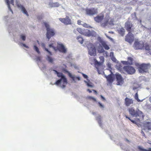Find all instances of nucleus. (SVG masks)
I'll list each match as a JSON object with an SVG mask.
<instances>
[{
	"mask_svg": "<svg viewBox=\"0 0 151 151\" xmlns=\"http://www.w3.org/2000/svg\"><path fill=\"white\" fill-rule=\"evenodd\" d=\"M53 71L55 72L58 77L61 78L60 79L58 80L55 82V84L58 85L62 83V84L61 86V87L62 88H64L65 87L66 85L68 83L66 78L62 73L58 72L55 70H53Z\"/></svg>",
	"mask_w": 151,
	"mask_h": 151,
	"instance_id": "nucleus-1",
	"label": "nucleus"
},
{
	"mask_svg": "<svg viewBox=\"0 0 151 151\" xmlns=\"http://www.w3.org/2000/svg\"><path fill=\"white\" fill-rule=\"evenodd\" d=\"M128 110L129 114L133 116L139 117L140 118H144V116L142 112L139 109L135 110L133 108H129Z\"/></svg>",
	"mask_w": 151,
	"mask_h": 151,
	"instance_id": "nucleus-2",
	"label": "nucleus"
},
{
	"mask_svg": "<svg viewBox=\"0 0 151 151\" xmlns=\"http://www.w3.org/2000/svg\"><path fill=\"white\" fill-rule=\"evenodd\" d=\"M136 65L138 68L139 72L142 73L147 72L148 71V69L151 67L150 64L149 63H142V64L137 63Z\"/></svg>",
	"mask_w": 151,
	"mask_h": 151,
	"instance_id": "nucleus-3",
	"label": "nucleus"
},
{
	"mask_svg": "<svg viewBox=\"0 0 151 151\" xmlns=\"http://www.w3.org/2000/svg\"><path fill=\"white\" fill-rule=\"evenodd\" d=\"M44 24L46 29V37L49 40L55 35V32L54 29L50 27L49 25L47 23L44 22Z\"/></svg>",
	"mask_w": 151,
	"mask_h": 151,
	"instance_id": "nucleus-4",
	"label": "nucleus"
},
{
	"mask_svg": "<svg viewBox=\"0 0 151 151\" xmlns=\"http://www.w3.org/2000/svg\"><path fill=\"white\" fill-rule=\"evenodd\" d=\"M54 43H53L49 45V47H52L55 51L58 50L60 52L63 53H65L66 52V49L64 45L61 43H58L57 47H55L54 45Z\"/></svg>",
	"mask_w": 151,
	"mask_h": 151,
	"instance_id": "nucleus-5",
	"label": "nucleus"
},
{
	"mask_svg": "<svg viewBox=\"0 0 151 151\" xmlns=\"http://www.w3.org/2000/svg\"><path fill=\"white\" fill-rule=\"evenodd\" d=\"M85 12L86 14L90 16H93L98 13L97 9L95 8H86Z\"/></svg>",
	"mask_w": 151,
	"mask_h": 151,
	"instance_id": "nucleus-6",
	"label": "nucleus"
},
{
	"mask_svg": "<svg viewBox=\"0 0 151 151\" xmlns=\"http://www.w3.org/2000/svg\"><path fill=\"white\" fill-rule=\"evenodd\" d=\"M87 47L88 49V53L91 56H94L96 55V50L93 45L90 43L88 45Z\"/></svg>",
	"mask_w": 151,
	"mask_h": 151,
	"instance_id": "nucleus-7",
	"label": "nucleus"
},
{
	"mask_svg": "<svg viewBox=\"0 0 151 151\" xmlns=\"http://www.w3.org/2000/svg\"><path fill=\"white\" fill-rule=\"evenodd\" d=\"M133 24L129 20L127 21L124 24V27L128 32H133L134 31V29L132 28Z\"/></svg>",
	"mask_w": 151,
	"mask_h": 151,
	"instance_id": "nucleus-8",
	"label": "nucleus"
},
{
	"mask_svg": "<svg viewBox=\"0 0 151 151\" xmlns=\"http://www.w3.org/2000/svg\"><path fill=\"white\" fill-rule=\"evenodd\" d=\"M77 30L80 33L83 35L87 36H90L91 35V32L88 29L78 28L77 29Z\"/></svg>",
	"mask_w": 151,
	"mask_h": 151,
	"instance_id": "nucleus-9",
	"label": "nucleus"
},
{
	"mask_svg": "<svg viewBox=\"0 0 151 151\" xmlns=\"http://www.w3.org/2000/svg\"><path fill=\"white\" fill-rule=\"evenodd\" d=\"M144 46V43L142 41H135L134 44V47L136 50L142 49Z\"/></svg>",
	"mask_w": 151,
	"mask_h": 151,
	"instance_id": "nucleus-10",
	"label": "nucleus"
},
{
	"mask_svg": "<svg viewBox=\"0 0 151 151\" xmlns=\"http://www.w3.org/2000/svg\"><path fill=\"white\" fill-rule=\"evenodd\" d=\"M134 40V35L132 33V32H128V33L125 36V40L129 43H131L133 42Z\"/></svg>",
	"mask_w": 151,
	"mask_h": 151,
	"instance_id": "nucleus-11",
	"label": "nucleus"
},
{
	"mask_svg": "<svg viewBox=\"0 0 151 151\" xmlns=\"http://www.w3.org/2000/svg\"><path fill=\"white\" fill-rule=\"evenodd\" d=\"M59 19L62 23L66 25L72 24L71 20L68 16H66L64 18H59Z\"/></svg>",
	"mask_w": 151,
	"mask_h": 151,
	"instance_id": "nucleus-12",
	"label": "nucleus"
},
{
	"mask_svg": "<svg viewBox=\"0 0 151 151\" xmlns=\"http://www.w3.org/2000/svg\"><path fill=\"white\" fill-rule=\"evenodd\" d=\"M123 69L129 74H132L135 72V69L130 66H125L123 67Z\"/></svg>",
	"mask_w": 151,
	"mask_h": 151,
	"instance_id": "nucleus-13",
	"label": "nucleus"
},
{
	"mask_svg": "<svg viewBox=\"0 0 151 151\" xmlns=\"http://www.w3.org/2000/svg\"><path fill=\"white\" fill-rule=\"evenodd\" d=\"M99 58L101 61L102 62V63L98 62L97 60L95 62V66L96 68L97 71L99 73L100 68L102 67V63L104 61V58L103 56H100L99 57Z\"/></svg>",
	"mask_w": 151,
	"mask_h": 151,
	"instance_id": "nucleus-14",
	"label": "nucleus"
},
{
	"mask_svg": "<svg viewBox=\"0 0 151 151\" xmlns=\"http://www.w3.org/2000/svg\"><path fill=\"white\" fill-rule=\"evenodd\" d=\"M104 15L102 13L100 14L99 15H97L96 17H94V20L96 22H101L102 20L104 19Z\"/></svg>",
	"mask_w": 151,
	"mask_h": 151,
	"instance_id": "nucleus-15",
	"label": "nucleus"
},
{
	"mask_svg": "<svg viewBox=\"0 0 151 151\" xmlns=\"http://www.w3.org/2000/svg\"><path fill=\"white\" fill-rule=\"evenodd\" d=\"M117 85H120L122 84L124 82L123 79L121 75L119 73H116L115 74Z\"/></svg>",
	"mask_w": 151,
	"mask_h": 151,
	"instance_id": "nucleus-16",
	"label": "nucleus"
},
{
	"mask_svg": "<svg viewBox=\"0 0 151 151\" xmlns=\"http://www.w3.org/2000/svg\"><path fill=\"white\" fill-rule=\"evenodd\" d=\"M124 104L126 106H129L133 104V101L132 99L126 97L125 99Z\"/></svg>",
	"mask_w": 151,
	"mask_h": 151,
	"instance_id": "nucleus-17",
	"label": "nucleus"
},
{
	"mask_svg": "<svg viewBox=\"0 0 151 151\" xmlns=\"http://www.w3.org/2000/svg\"><path fill=\"white\" fill-rule=\"evenodd\" d=\"M65 72L68 73V76L70 77L71 78L73 81L76 82V80H80V78L79 77H75L74 75H73L71 74L68 71L66 70Z\"/></svg>",
	"mask_w": 151,
	"mask_h": 151,
	"instance_id": "nucleus-18",
	"label": "nucleus"
},
{
	"mask_svg": "<svg viewBox=\"0 0 151 151\" xmlns=\"http://www.w3.org/2000/svg\"><path fill=\"white\" fill-rule=\"evenodd\" d=\"M17 6L19 8L21 9L22 11L23 12V13H24L27 16H29L28 13L22 5L21 4H18L17 5Z\"/></svg>",
	"mask_w": 151,
	"mask_h": 151,
	"instance_id": "nucleus-19",
	"label": "nucleus"
},
{
	"mask_svg": "<svg viewBox=\"0 0 151 151\" xmlns=\"http://www.w3.org/2000/svg\"><path fill=\"white\" fill-rule=\"evenodd\" d=\"M144 126L145 128L149 130H151V122H146L144 124Z\"/></svg>",
	"mask_w": 151,
	"mask_h": 151,
	"instance_id": "nucleus-20",
	"label": "nucleus"
},
{
	"mask_svg": "<svg viewBox=\"0 0 151 151\" xmlns=\"http://www.w3.org/2000/svg\"><path fill=\"white\" fill-rule=\"evenodd\" d=\"M117 31L118 33L122 36H124L125 34V29L123 27H122L117 29Z\"/></svg>",
	"mask_w": 151,
	"mask_h": 151,
	"instance_id": "nucleus-21",
	"label": "nucleus"
},
{
	"mask_svg": "<svg viewBox=\"0 0 151 151\" xmlns=\"http://www.w3.org/2000/svg\"><path fill=\"white\" fill-rule=\"evenodd\" d=\"M107 81L109 83H112L114 81V78L111 75H109L108 76H106Z\"/></svg>",
	"mask_w": 151,
	"mask_h": 151,
	"instance_id": "nucleus-22",
	"label": "nucleus"
},
{
	"mask_svg": "<svg viewBox=\"0 0 151 151\" xmlns=\"http://www.w3.org/2000/svg\"><path fill=\"white\" fill-rule=\"evenodd\" d=\"M50 6L52 7H58L60 6V4L57 2L52 3L49 4Z\"/></svg>",
	"mask_w": 151,
	"mask_h": 151,
	"instance_id": "nucleus-23",
	"label": "nucleus"
},
{
	"mask_svg": "<svg viewBox=\"0 0 151 151\" xmlns=\"http://www.w3.org/2000/svg\"><path fill=\"white\" fill-rule=\"evenodd\" d=\"M109 21V19H106L104 22L101 24V25L102 27H104L107 25Z\"/></svg>",
	"mask_w": 151,
	"mask_h": 151,
	"instance_id": "nucleus-24",
	"label": "nucleus"
},
{
	"mask_svg": "<svg viewBox=\"0 0 151 151\" xmlns=\"http://www.w3.org/2000/svg\"><path fill=\"white\" fill-rule=\"evenodd\" d=\"M77 39L79 42H80L81 44H83L84 40L82 37H81L80 36H78L77 37Z\"/></svg>",
	"mask_w": 151,
	"mask_h": 151,
	"instance_id": "nucleus-25",
	"label": "nucleus"
},
{
	"mask_svg": "<svg viewBox=\"0 0 151 151\" xmlns=\"http://www.w3.org/2000/svg\"><path fill=\"white\" fill-rule=\"evenodd\" d=\"M133 59L131 57H128L127 58V61L129 64L131 65L132 64Z\"/></svg>",
	"mask_w": 151,
	"mask_h": 151,
	"instance_id": "nucleus-26",
	"label": "nucleus"
},
{
	"mask_svg": "<svg viewBox=\"0 0 151 151\" xmlns=\"http://www.w3.org/2000/svg\"><path fill=\"white\" fill-rule=\"evenodd\" d=\"M96 120L97 121L98 123L101 126L102 125V123L101 122V116H99L96 118Z\"/></svg>",
	"mask_w": 151,
	"mask_h": 151,
	"instance_id": "nucleus-27",
	"label": "nucleus"
},
{
	"mask_svg": "<svg viewBox=\"0 0 151 151\" xmlns=\"http://www.w3.org/2000/svg\"><path fill=\"white\" fill-rule=\"evenodd\" d=\"M102 45L103 47L106 50H108L109 49V46L105 43H103Z\"/></svg>",
	"mask_w": 151,
	"mask_h": 151,
	"instance_id": "nucleus-28",
	"label": "nucleus"
},
{
	"mask_svg": "<svg viewBox=\"0 0 151 151\" xmlns=\"http://www.w3.org/2000/svg\"><path fill=\"white\" fill-rule=\"evenodd\" d=\"M145 49L146 50H150V46L148 44L146 43L144 45V46Z\"/></svg>",
	"mask_w": 151,
	"mask_h": 151,
	"instance_id": "nucleus-29",
	"label": "nucleus"
},
{
	"mask_svg": "<svg viewBox=\"0 0 151 151\" xmlns=\"http://www.w3.org/2000/svg\"><path fill=\"white\" fill-rule=\"evenodd\" d=\"M34 50L38 53L40 54V53L38 47L36 45L34 46Z\"/></svg>",
	"mask_w": 151,
	"mask_h": 151,
	"instance_id": "nucleus-30",
	"label": "nucleus"
},
{
	"mask_svg": "<svg viewBox=\"0 0 151 151\" xmlns=\"http://www.w3.org/2000/svg\"><path fill=\"white\" fill-rule=\"evenodd\" d=\"M134 98L135 99L137 100V101L138 102H140V100L138 98V94L137 93H136L135 95Z\"/></svg>",
	"mask_w": 151,
	"mask_h": 151,
	"instance_id": "nucleus-31",
	"label": "nucleus"
},
{
	"mask_svg": "<svg viewBox=\"0 0 151 151\" xmlns=\"http://www.w3.org/2000/svg\"><path fill=\"white\" fill-rule=\"evenodd\" d=\"M20 38L23 41H25L26 40V36L23 34H21L20 35Z\"/></svg>",
	"mask_w": 151,
	"mask_h": 151,
	"instance_id": "nucleus-32",
	"label": "nucleus"
},
{
	"mask_svg": "<svg viewBox=\"0 0 151 151\" xmlns=\"http://www.w3.org/2000/svg\"><path fill=\"white\" fill-rule=\"evenodd\" d=\"M114 20L113 19H111L110 21L109 22V21L108 23L109 24L113 25V24H114Z\"/></svg>",
	"mask_w": 151,
	"mask_h": 151,
	"instance_id": "nucleus-33",
	"label": "nucleus"
},
{
	"mask_svg": "<svg viewBox=\"0 0 151 151\" xmlns=\"http://www.w3.org/2000/svg\"><path fill=\"white\" fill-rule=\"evenodd\" d=\"M9 8L12 11V10L11 9V8L10 6V2L9 0H5Z\"/></svg>",
	"mask_w": 151,
	"mask_h": 151,
	"instance_id": "nucleus-34",
	"label": "nucleus"
},
{
	"mask_svg": "<svg viewBox=\"0 0 151 151\" xmlns=\"http://www.w3.org/2000/svg\"><path fill=\"white\" fill-rule=\"evenodd\" d=\"M47 58L48 59V60L49 62L52 63L53 62V59L50 56H47Z\"/></svg>",
	"mask_w": 151,
	"mask_h": 151,
	"instance_id": "nucleus-35",
	"label": "nucleus"
},
{
	"mask_svg": "<svg viewBox=\"0 0 151 151\" xmlns=\"http://www.w3.org/2000/svg\"><path fill=\"white\" fill-rule=\"evenodd\" d=\"M126 118L128 119L129 120H130L133 123H134V124H135L136 123V122L135 121L133 120H131L130 118L129 117H128L127 116V115H125V116Z\"/></svg>",
	"mask_w": 151,
	"mask_h": 151,
	"instance_id": "nucleus-36",
	"label": "nucleus"
},
{
	"mask_svg": "<svg viewBox=\"0 0 151 151\" xmlns=\"http://www.w3.org/2000/svg\"><path fill=\"white\" fill-rule=\"evenodd\" d=\"M138 149L139 150H140V151H149V150H147L146 149H144L140 147H138Z\"/></svg>",
	"mask_w": 151,
	"mask_h": 151,
	"instance_id": "nucleus-37",
	"label": "nucleus"
},
{
	"mask_svg": "<svg viewBox=\"0 0 151 151\" xmlns=\"http://www.w3.org/2000/svg\"><path fill=\"white\" fill-rule=\"evenodd\" d=\"M99 52L100 53H101L104 52V49L102 48H101V49H99L98 50Z\"/></svg>",
	"mask_w": 151,
	"mask_h": 151,
	"instance_id": "nucleus-38",
	"label": "nucleus"
},
{
	"mask_svg": "<svg viewBox=\"0 0 151 151\" xmlns=\"http://www.w3.org/2000/svg\"><path fill=\"white\" fill-rule=\"evenodd\" d=\"M45 50L46 51H47V52H48L49 53V54L50 55H52V53L50 51L47 49L46 48H45Z\"/></svg>",
	"mask_w": 151,
	"mask_h": 151,
	"instance_id": "nucleus-39",
	"label": "nucleus"
},
{
	"mask_svg": "<svg viewBox=\"0 0 151 151\" xmlns=\"http://www.w3.org/2000/svg\"><path fill=\"white\" fill-rule=\"evenodd\" d=\"M36 60L37 61H40L41 60V58L40 56H37L36 58Z\"/></svg>",
	"mask_w": 151,
	"mask_h": 151,
	"instance_id": "nucleus-40",
	"label": "nucleus"
},
{
	"mask_svg": "<svg viewBox=\"0 0 151 151\" xmlns=\"http://www.w3.org/2000/svg\"><path fill=\"white\" fill-rule=\"evenodd\" d=\"M87 85L89 87H93V86L91 84V83H87Z\"/></svg>",
	"mask_w": 151,
	"mask_h": 151,
	"instance_id": "nucleus-41",
	"label": "nucleus"
},
{
	"mask_svg": "<svg viewBox=\"0 0 151 151\" xmlns=\"http://www.w3.org/2000/svg\"><path fill=\"white\" fill-rule=\"evenodd\" d=\"M81 20H78L77 21V24L79 25H81Z\"/></svg>",
	"mask_w": 151,
	"mask_h": 151,
	"instance_id": "nucleus-42",
	"label": "nucleus"
},
{
	"mask_svg": "<svg viewBox=\"0 0 151 151\" xmlns=\"http://www.w3.org/2000/svg\"><path fill=\"white\" fill-rule=\"evenodd\" d=\"M82 75H83V76L85 78H88V76L87 75L84 74H83V73H82Z\"/></svg>",
	"mask_w": 151,
	"mask_h": 151,
	"instance_id": "nucleus-43",
	"label": "nucleus"
},
{
	"mask_svg": "<svg viewBox=\"0 0 151 151\" xmlns=\"http://www.w3.org/2000/svg\"><path fill=\"white\" fill-rule=\"evenodd\" d=\"M23 46L25 47L26 48H29V47L28 46H27L25 44H22Z\"/></svg>",
	"mask_w": 151,
	"mask_h": 151,
	"instance_id": "nucleus-44",
	"label": "nucleus"
},
{
	"mask_svg": "<svg viewBox=\"0 0 151 151\" xmlns=\"http://www.w3.org/2000/svg\"><path fill=\"white\" fill-rule=\"evenodd\" d=\"M141 134L142 136H144V137L145 136V134L144 132L143 131H142L141 132Z\"/></svg>",
	"mask_w": 151,
	"mask_h": 151,
	"instance_id": "nucleus-45",
	"label": "nucleus"
},
{
	"mask_svg": "<svg viewBox=\"0 0 151 151\" xmlns=\"http://www.w3.org/2000/svg\"><path fill=\"white\" fill-rule=\"evenodd\" d=\"M123 63L124 64H125V65H128V64H129V63H128V61H123Z\"/></svg>",
	"mask_w": 151,
	"mask_h": 151,
	"instance_id": "nucleus-46",
	"label": "nucleus"
},
{
	"mask_svg": "<svg viewBox=\"0 0 151 151\" xmlns=\"http://www.w3.org/2000/svg\"><path fill=\"white\" fill-rule=\"evenodd\" d=\"M112 60L114 61V62H116V58L114 57H113L112 58Z\"/></svg>",
	"mask_w": 151,
	"mask_h": 151,
	"instance_id": "nucleus-47",
	"label": "nucleus"
},
{
	"mask_svg": "<svg viewBox=\"0 0 151 151\" xmlns=\"http://www.w3.org/2000/svg\"><path fill=\"white\" fill-rule=\"evenodd\" d=\"M93 97L90 96H88L87 97L88 99L90 100L92 99Z\"/></svg>",
	"mask_w": 151,
	"mask_h": 151,
	"instance_id": "nucleus-48",
	"label": "nucleus"
},
{
	"mask_svg": "<svg viewBox=\"0 0 151 151\" xmlns=\"http://www.w3.org/2000/svg\"><path fill=\"white\" fill-rule=\"evenodd\" d=\"M100 96H101V98L103 100H105V98L102 96V95H101Z\"/></svg>",
	"mask_w": 151,
	"mask_h": 151,
	"instance_id": "nucleus-49",
	"label": "nucleus"
},
{
	"mask_svg": "<svg viewBox=\"0 0 151 151\" xmlns=\"http://www.w3.org/2000/svg\"><path fill=\"white\" fill-rule=\"evenodd\" d=\"M82 25L84 27H86L87 25L86 24V23H84V24H83Z\"/></svg>",
	"mask_w": 151,
	"mask_h": 151,
	"instance_id": "nucleus-50",
	"label": "nucleus"
},
{
	"mask_svg": "<svg viewBox=\"0 0 151 151\" xmlns=\"http://www.w3.org/2000/svg\"><path fill=\"white\" fill-rule=\"evenodd\" d=\"M11 4L12 5H14V0H11Z\"/></svg>",
	"mask_w": 151,
	"mask_h": 151,
	"instance_id": "nucleus-51",
	"label": "nucleus"
},
{
	"mask_svg": "<svg viewBox=\"0 0 151 151\" xmlns=\"http://www.w3.org/2000/svg\"><path fill=\"white\" fill-rule=\"evenodd\" d=\"M99 104L100 106L102 107H103V105H102V104L101 103L99 102Z\"/></svg>",
	"mask_w": 151,
	"mask_h": 151,
	"instance_id": "nucleus-52",
	"label": "nucleus"
},
{
	"mask_svg": "<svg viewBox=\"0 0 151 151\" xmlns=\"http://www.w3.org/2000/svg\"><path fill=\"white\" fill-rule=\"evenodd\" d=\"M93 91L96 94H97V92L96 91L94 90H93Z\"/></svg>",
	"mask_w": 151,
	"mask_h": 151,
	"instance_id": "nucleus-53",
	"label": "nucleus"
},
{
	"mask_svg": "<svg viewBox=\"0 0 151 151\" xmlns=\"http://www.w3.org/2000/svg\"><path fill=\"white\" fill-rule=\"evenodd\" d=\"M87 91L89 93H91L92 92V91L90 90L89 89H87Z\"/></svg>",
	"mask_w": 151,
	"mask_h": 151,
	"instance_id": "nucleus-54",
	"label": "nucleus"
},
{
	"mask_svg": "<svg viewBox=\"0 0 151 151\" xmlns=\"http://www.w3.org/2000/svg\"><path fill=\"white\" fill-rule=\"evenodd\" d=\"M92 100H93V101H96V99L94 97H93L92 98Z\"/></svg>",
	"mask_w": 151,
	"mask_h": 151,
	"instance_id": "nucleus-55",
	"label": "nucleus"
},
{
	"mask_svg": "<svg viewBox=\"0 0 151 151\" xmlns=\"http://www.w3.org/2000/svg\"><path fill=\"white\" fill-rule=\"evenodd\" d=\"M149 100H150V101L151 103V96L150 97Z\"/></svg>",
	"mask_w": 151,
	"mask_h": 151,
	"instance_id": "nucleus-56",
	"label": "nucleus"
},
{
	"mask_svg": "<svg viewBox=\"0 0 151 151\" xmlns=\"http://www.w3.org/2000/svg\"><path fill=\"white\" fill-rule=\"evenodd\" d=\"M149 53L151 55V51L149 50Z\"/></svg>",
	"mask_w": 151,
	"mask_h": 151,
	"instance_id": "nucleus-57",
	"label": "nucleus"
},
{
	"mask_svg": "<svg viewBox=\"0 0 151 151\" xmlns=\"http://www.w3.org/2000/svg\"><path fill=\"white\" fill-rule=\"evenodd\" d=\"M134 16L135 17H136V13L135 12H134Z\"/></svg>",
	"mask_w": 151,
	"mask_h": 151,
	"instance_id": "nucleus-58",
	"label": "nucleus"
},
{
	"mask_svg": "<svg viewBox=\"0 0 151 151\" xmlns=\"http://www.w3.org/2000/svg\"><path fill=\"white\" fill-rule=\"evenodd\" d=\"M149 151H151V148H150L149 149Z\"/></svg>",
	"mask_w": 151,
	"mask_h": 151,
	"instance_id": "nucleus-59",
	"label": "nucleus"
},
{
	"mask_svg": "<svg viewBox=\"0 0 151 151\" xmlns=\"http://www.w3.org/2000/svg\"><path fill=\"white\" fill-rule=\"evenodd\" d=\"M109 32V33H113V32Z\"/></svg>",
	"mask_w": 151,
	"mask_h": 151,
	"instance_id": "nucleus-60",
	"label": "nucleus"
},
{
	"mask_svg": "<svg viewBox=\"0 0 151 151\" xmlns=\"http://www.w3.org/2000/svg\"><path fill=\"white\" fill-rule=\"evenodd\" d=\"M108 37V38H110V37Z\"/></svg>",
	"mask_w": 151,
	"mask_h": 151,
	"instance_id": "nucleus-61",
	"label": "nucleus"
},
{
	"mask_svg": "<svg viewBox=\"0 0 151 151\" xmlns=\"http://www.w3.org/2000/svg\"><path fill=\"white\" fill-rule=\"evenodd\" d=\"M127 141H129V140H127Z\"/></svg>",
	"mask_w": 151,
	"mask_h": 151,
	"instance_id": "nucleus-62",
	"label": "nucleus"
},
{
	"mask_svg": "<svg viewBox=\"0 0 151 151\" xmlns=\"http://www.w3.org/2000/svg\"><path fill=\"white\" fill-rule=\"evenodd\" d=\"M109 19H110V18H109Z\"/></svg>",
	"mask_w": 151,
	"mask_h": 151,
	"instance_id": "nucleus-63",
	"label": "nucleus"
}]
</instances>
